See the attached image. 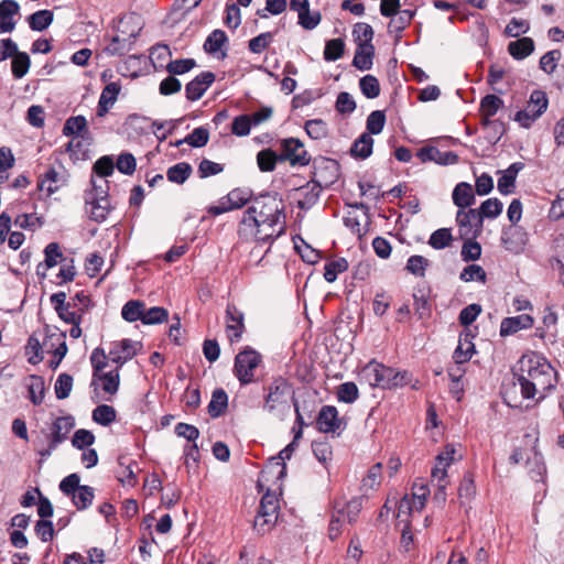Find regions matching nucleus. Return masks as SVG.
<instances>
[{
	"label": "nucleus",
	"mask_w": 564,
	"mask_h": 564,
	"mask_svg": "<svg viewBox=\"0 0 564 564\" xmlns=\"http://www.w3.org/2000/svg\"><path fill=\"white\" fill-rule=\"evenodd\" d=\"M97 381H101V389L106 393L110 395L116 394L120 384L119 369L116 368L115 370L108 372H98Z\"/></svg>",
	"instance_id": "nucleus-36"
},
{
	"label": "nucleus",
	"mask_w": 564,
	"mask_h": 564,
	"mask_svg": "<svg viewBox=\"0 0 564 564\" xmlns=\"http://www.w3.org/2000/svg\"><path fill=\"white\" fill-rule=\"evenodd\" d=\"M453 241L452 230L449 228H440L432 232L429 245L436 250L451 246Z\"/></svg>",
	"instance_id": "nucleus-48"
},
{
	"label": "nucleus",
	"mask_w": 564,
	"mask_h": 564,
	"mask_svg": "<svg viewBox=\"0 0 564 564\" xmlns=\"http://www.w3.org/2000/svg\"><path fill=\"white\" fill-rule=\"evenodd\" d=\"M116 419L117 412L111 405L100 404L93 411V420L102 426L110 425Z\"/></svg>",
	"instance_id": "nucleus-43"
},
{
	"label": "nucleus",
	"mask_w": 564,
	"mask_h": 564,
	"mask_svg": "<svg viewBox=\"0 0 564 564\" xmlns=\"http://www.w3.org/2000/svg\"><path fill=\"white\" fill-rule=\"evenodd\" d=\"M340 165L330 158L319 156L313 161L312 181L327 188L332 186L339 177Z\"/></svg>",
	"instance_id": "nucleus-8"
},
{
	"label": "nucleus",
	"mask_w": 564,
	"mask_h": 564,
	"mask_svg": "<svg viewBox=\"0 0 564 564\" xmlns=\"http://www.w3.org/2000/svg\"><path fill=\"white\" fill-rule=\"evenodd\" d=\"M513 376L520 386L524 399L544 400L555 389L557 373L549 360L541 354L531 351L522 355L513 369Z\"/></svg>",
	"instance_id": "nucleus-2"
},
{
	"label": "nucleus",
	"mask_w": 564,
	"mask_h": 564,
	"mask_svg": "<svg viewBox=\"0 0 564 564\" xmlns=\"http://www.w3.org/2000/svg\"><path fill=\"white\" fill-rule=\"evenodd\" d=\"M528 242V234L517 225H510L502 229L501 243L503 248L514 254H519L524 250Z\"/></svg>",
	"instance_id": "nucleus-13"
},
{
	"label": "nucleus",
	"mask_w": 564,
	"mask_h": 564,
	"mask_svg": "<svg viewBox=\"0 0 564 564\" xmlns=\"http://www.w3.org/2000/svg\"><path fill=\"white\" fill-rule=\"evenodd\" d=\"M307 135L313 140H323L328 135L327 123L322 119H311L304 124Z\"/></svg>",
	"instance_id": "nucleus-46"
},
{
	"label": "nucleus",
	"mask_w": 564,
	"mask_h": 564,
	"mask_svg": "<svg viewBox=\"0 0 564 564\" xmlns=\"http://www.w3.org/2000/svg\"><path fill=\"white\" fill-rule=\"evenodd\" d=\"M375 46L373 45H357L352 66L359 70H369L373 65Z\"/></svg>",
	"instance_id": "nucleus-30"
},
{
	"label": "nucleus",
	"mask_w": 564,
	"mask_h": 564,
	"mask_svg": "<svg viewBox=\"0 0 564 564\" xmlns=\"http://www.w3.org/2000/svg\"><path fill=\"white\" fill-rule=\"evenodd\" d=\"M73 388V377L68 373H61L55 382V394L58 400L69 397Z\"/></svg>",
	"instance_id": "nucleus-64"
},
{
	"label": "nucleus",
	"mask_w": 564,
	"mask_h": 564,
	"mask_svg": "<svg viewBox=\"0 0 564 564\" xmlns=\"http://www.w3.org/2000/svg\"><path fill=\"white\" fill-rule=\"evenodd\" d=\"M216 76L213 72L205 70L198 74L185 86V96L189 101H196L203 97L206 90L213 85Z\"/></svg>",
	"instance_id": "nucleus-16"
},
{
	"label": "nucleus",
	"mask_w": 564,
	"mask_h": 564,
	"mask_svg": "<svg viewBox=\"0 0 564 564\" xmlns=\"http://www.w3.org/2000/svg\"><path fill=\"white\" fill-rule=\"evenodd\" d=\"M118 463H119V470L117 471L118 481H120L122 485H128L131 487L135 486L138 482V479H137V476L134 474L132 466H138V464L135 462H132V463L126 465L122 462L121 457L119 458Z\"/></svg>",
	"instance_id": "nucleus-55"
},
{
	"label": "nucleus",
	"mask_w": 564,
	"mask_h": 564,
	"mask_svg": "<svg viewBox=\"0 0 564 564\" xmlns=\"http://www.w3.org/2000/svg\"><path fill=\"white\" fill-rule=\"evenodd\" d=\"M543 327L536 328V336L542 339L553 340L556 336L557 315L550 307L544 310L542 318Z\"/></svg>",
	"instance_id": "nucleus-32"
},
{
	"label": "nucleus",
	"mask_w": 564,
	"mask_h": 564,
	"mask_svg": "<svg viewBox=\"0 0 564 564\" xmlns=\"http://www.w3.org/2000/svg\"><path fill=\"white\" fill-rule=\"evenodd\" d=\"M261 362L262 356L248 346L236 355L232 371L240 386H247L256 381L254 372Z\"/></svg>",
	"instance_id": "nucleus-5"
},
{
	"label": "nucleus",
	"mask_w": 564,
	"mask_h": 564,
	"mask_svg": "<svg viewBox=\"0 0 564 564\" xmlns=\"http://www.w3.org/2000/svg\"><path fill=\"white\" fill-rule=\"evenodd\" d=\"M533 326V317L529 314H521L513 317H506L500 325V336L506 337L521 329H527Z\"/></svg>",
	"instance_id": "nucleus-23"
},
{
	"label": "nucleus",
	"mask_w": 564,
	"mask_h": 564,
	"mask_svg": "<svg viewBox=\"0 0 564 564\" xmlns=\"http://www.w3.org/2000/svg\"><path fill=\"white\" fill-rule=\"evenodd\" d=\"M285 205L278 193L256 196L245 210L238 235L243 240L272 242L286 231Z\"/></svg>",
	"instance_id": "nucleus-1"
},
{
	"label": "nucleus",
	"mask_w": 564,
	"mask_h": 564,
	"mask_svg": "<svg viewBox=\"0 0 564 564\" xmlns=\"http://www.w3.org/2000/svg\"><path fill=\"white\" fill-rule=\"evenodd\" d=\"M263 404L262 410L269 414L283 415L290 410V399H292V386L288 379L282 376H274L262 388Z\"/></svg>",
	"instance_id": "nucleus-3"
},
{
	"label": "nucleus",
	"mask_w": 564,
	"mask_h": 564,
	"mask_svg": "<svg viewBox=\"0 0 564 564\" xmlns=\"http://www.w3.org/2000/svg\"><path fill=\"white\" fill-rule=\"evenodd\" d=\"M209 141V131L205 127L195 128L189 134L185 137L183 140H178L175 142V147H178L183 143H187L193 148H203Z\"/></svg>",
	"instance_id": "nucleus-35"
},
{
	"label": "nucleus",
	"mask_w": 564,
	"mask_h": 564,
	"mask_svg": "<svg viewBox=\"0 0 564 564\" xmlns=\"http://www.w3.org/2000/svg\"><path fill=\"white\" fill-rule=\"evenodd\" d=\"M453 203L459 210L470 207L475 204V194L473 186L469 183H458L452 194Z\"/></svg>",
	"instance_id": "nucleus-25"
},
{
	"label": "nucleus",
	"mask_w": 564,
	"mask_h": 564,
	"mask_svg": "<svg viewBox=\"0 0 564 564\" xmlns=\"http://www.w3.org/2000/svg\"><path fill=\"white\" fill-rule=\"evenodd\" d=\"M459 278L465 282L478 281L480 283H486L487 281L486 271L478 264H469L464 268Z\"/></svg>",
	"instance_id": "nucleus-63"
},
{
	"label": "nucleus",
	"mask_w": 564,
	"mask_h": 564,
	"mask_svg": "<svg viewBox=\"0 0 564 564\" xmlns=\"http://www.w3.org/2000/svg\"><path fill=\"white\" fill-rule=\"evenodd\" d=\"M429 494V487L426 485H422L416 489V491L413 492L412 499L403 497L398 506V518H400L402 514L409 516L413 507L416 510L423 509Z\"/></svg>",
	"instance_id": "nucleus-18"
},
{
	"label": "nucleus",
	"mask_w": 564,
	"mask_h": 564,
	"mask_svg": "<svg viewBox=\"0 0 564 564\" xmlns=\"http://www.w3.org/2000/svg\"><path fill=\"white\" fill-rule=\"evenodd\" d=\"M144 308H145V305L142 301H139V300L128 301L123 305L122 311H121L122 318L130 323L137 322L139 319L142 322V318L144 315Z\"/></svg>",
	"instance_id": "nucleus-39"
},
{
	"label": "nucleus",
	"mask_w": 564,
	"mask_h": 564,
	"mask_svg": "<svg viewBox=\"0 0 564 564\" xmlns=\"http://www.w3.org/2000/svg\"><path fill=\"white\" fill-rule=\"evenodd\" d=\"M534 51V41L531 37H521L508 44V52L514 59H523Z\"/></svg>",
	"instance_id": "nucleus-33"
},
{
	"label": "nucleus",
	"mask_w": 564,
	"mask_h": 564,
	"mask_svg": "<svg viewBox=\"0 0 564 564\" xmlns=\"http://www.w3.org/2000/svg\"><path fill=\"white\" fill-rule=\"evenodd\" d=\"M75 426V420L72 415L57 417L51 426V433L46 435L48 445L37 449L42 458H47L57 448V446L67 438V434Z\"/></svg>",
	"instance_id": "nucleus-7"
},
{
	"label": "nucleus",
	"mask_w": 564,
	"mask_h": 564,
	"mask_svg": "<svg viewBox=\"0 0 564 564\" xmlns=\"http://www.w3.org/2000/svg\"><path fill=\"white\" fill-rule=\"evenodd\" d=\"M373 148V139L369 133H361V135L356 139L350 148V154L355 158L365 160L369 158L372 153Z\"/></svg>",
	"instance_id": "nucleus-34"
},
{
	"label": "nucleus",
	"mask_w": 564,
	"mask_h": 564,
	"mask_svg": "<svg viewBox=\"0 0 564 564\" xmlns=\"http://www.w3.org/2000/svg\"><path fill=\"white\" fill-rule=\"evenodd\" d=\"M503 107V100L496 95H487L480 101V112L494 117Z\"/></svg>",
	"instance_id": "nucleus-59"
},
{
	"label": "nucleus",
	"mask_w": 564,
	"mask_h": 564,
	"mask_svg": "<svg viewBox=\"0 0 564 564\" xmlns=\"http://www.w3.org/2000/svg\"><path fill=\"white\" fill-rule=\"evenodd\" d=\"M279 509L280 505L276 494L268 489L260 500L258 513L253 521V529L258 534L263 535L274 527Z\"/></svg>",
	"instance_id": "nucleus-4"
},
{
	"label": "nucleus",
	"mask_w": 564,
	"mask_h": 564,
	"mask_svg": "<svg viewBox=\"0 0 564 564\" xmlns=\"http://www.w3.org/2000/svg\"><path fill=\"white\" fill-rule=\"evenodd\" d=\"M20 6L14 0L0 2V34L10 33L15 28L14 15L19 13Z\"/></svg>",
	"instance_id": "nucleus-20"
},
{
	"label": "nucleus",
	"mask_w": 564,
	"mask_h": 564,
	"mask_svg": "<svg viewBox=\"0 0 564 564\" xmlns=\"http://www.w3.org/2000/svg\"><path fill=\"white\" fill-rule=\"evenodd\" d=\"M29 393L30 400L34 405H40L45 395L44 378L37 375L30 376Z\"/></svg>",
	"instance_id": "nucleus-42"
},
{
	"label": "nucleus",
	"mask_w": 564,
	"mask_h": 564,
	"mask_svg": "<svg viewBox=\"0 0 564 564\" xmlns=\"http://www.w3.org/2000/svg\"><path fill=\"white\" fill-rule=\"evenodd\" d=\"M65 184V180L54 169L50 167L43 175L40 176L37 188L40 191H46L47 196L54 194L58 188Z\"/></svg>",
	"instance_id": "nucleus-27"
},
{
	"label": "nucleus",
	"mask_w": 564,
	"mask_h": 564,
	"mask_svg": "<svg viewBox=\"0 0 564 564\" xmlns=\"http://www.w3.org/2000/svg\"><path fill=\"white\" fill-rule=\"evenodd\" d=\"M503 205L498 198H488L481 203L480 207L477 209L481 220L484 218H496L502 212Z\"/></svg>",
	"instance_id": "nucleus-56"
},
{
	"label": "nucleus",
	"mask_w": 564,
	"mask_h": 564,
	"mask_svg": "<svg viewBox=\"0 0 564 564\" xmlns=\"http://www.w3.org/2000/svg\"><path fill=\"white\" fill-rule=\"evenodd\" d=\"M315 421L319 432L340 435L341 420L338 417V411L334 405L322 406Z\"/></svg>",
	"instance_id": "nucleus-14"
},
{
	"label": "nucleus",
	"mask_w": 564,
	"mask_h": 564,
	"mask_svg": "<svg viewBox=\"0 0 564 564\" xmlns=\"http://www.w3.org/2000/svg\"><path fill=\"white\" fill-rule=\"evenodd\" d=\"M352 35L357 45H373L372 39L375 35L373 29L370 24L358 22L354 25Z\"/></svg>",
	"instance_id": "nucleus-45"
},
{
	"label": "nucleus",
	"mask_w": 564,
	"mask_h": 564,
	"mask_svg": "<svg viewBox=\"0 0 564 564\" xmlns=\"http://www.w3.org/2000/svg\"><path fill=\"white\" fill-rule=\"evenodd\" d=\"M348 261L345 258H338L325 264L324 278L327 282H335L337 275L348 270Z\"/></svg>",
	"instance_id": "nucleus-51"
},
{
	"label": "nucleus",
	"mask_w": 564,
	"mask_h": 564,
	"mask_svg": "<svg viewBox=\"0 0 564 564\" xmlns=\"http://www.w3.org/2000/svg\"><path fill=\"white\" fill-rule=\"evenodd\" d=\"M51 304L54 306L58 317L66 324L83 319L84 314L75 310L70 302H66V293L57 292L51 295Z\"/></svg>",
	"instance_id": "nucleus-17"
},
{
	"label": "nucleus",
	"mask_w": 564,
	"mask_h": 564,
	"mask_svg": "<svg viewBox=\"0 0 564 564\" xmlns=\"http://www.w3.org/2000/svg\"><path fill=\"white\" fill-rule=\"evenodd\" d=\"M362 95L368 99H375L380 95V84L376 76L365 75L359 80Z\"/></svg>",
	"instance_id": "nucleus-49"
},
{
	"label": "nucleus",
	"mask_w": 564,
	"mask_h": 564,
	"mask_svg": "<svg viewBox=\"0 0 564 564\" xmlns=\"http://www.w3.org/2000/svg\"><path fill=\"white\" fill-rule=\"evenodd\" d=\"M31 66V59L25 52H19L11 63L12 75L20 79L26 75Z\"/></svg>",
	"instance_id": "nucleus-50"
},
{
	"label": "nucleus",
	"mask_w": 564,
	"mask_h": 564,
	"mask_svg": "<svg viewBox=\"0 0 564 564\" xmlns=\"http://www.w3.org/2000/svg\"><path fill=\"white\" fill-rule=\"evenodd\" d=\"M63 134L85 139V137L89 135L86 118L84 116L69 117L64 123Z\"/></svg>",
	"instance_id": "nucleus-29"
},
{
	"label": "nucleus",
	"mask_w": 564,
	"mask_h": 564,
	"mask_svg": "<svg viewBox=\"0 0 564 564\" xmlns=\"http://www.w3.org/2000/svg\"><path fill=\"white\" fill-rule=\"evenodd\" d=\"M456 223L459 227L460 238H477L482 231V220L477 209L458 210Z\"/></svg>",
	"instance_id": "nucleus-10"
},
{
	"label": "nucleus",
	"mask_w": 564,
	"mask_h": 564,
	"mask_svg": "<svg viewBox=\"0 0 564 564\" xmlns=\"http://www.w3.org/2000/svg\"><path fill=\"white\" fill-rule=\"evenodd\" d=\"M361 376L367 379L371 387L391 389V367H387L376 360H371L362 368Z\"/></svg>",
	"instance_id": "nucleus-11"
},
{
	"label": "nucleus",
	"mask_w": 564,
	"mask_h": 564,
	"mask_svg": "<svg viewBox=\"0 0 564 564\" xmlns=\"http://www.w3.org/2000/svg\"><path fill=\"white\" fill-rule=\"evenodd\" d=\"M45 260L43 263L37 265V274H40L41 268L44 270L51 269L55 267L58 262V259L63 257V253L59 249V245L57 242L48 243L44 249Z\"/></svg>",
	"instance_id": "nucleus-47"
},
{
	"label": "nucleus",
	"mask_w": 564,
	"mask_h": 564,
	"mask_svg": "<svg viewBox=\"0 0 564 564\" xmlns=\"http://www.w3.org/2000/svg\"><path fill=\"white\" fill-rule=\"evenodd\" d=\"M131 339H123L116 343L109 351V358L118 365V369L137 355L135 345Z\"/></svg>",
	"instance_id": "nucleus-19"
},
{
	"label": "nucleus",
	"mask_w": 564,
	"mask_h": 564,
	"mask_svg": "<svg viewBox=\"0 0 564 564\" xmlns=\"http://www.w3.org/2000/svg\"><path fill=\"white\" fill-rule=\"evenodd\" d=\"M25 354L29 356L28 361L31 365H37L43 360V350L40 340L30 336L25 346Z\"/></svg>",
	"instance_id": "nucleus-61"
},
{
	"label": "nucleus",
	"mask_w": 564,
	"mask_h": 564,
	"mask_svg": "<svg viewBox=\"0 0 564 564\" xmlns=\"http://www.w3.org/2000/svg\"><path fill=\"white\" fill-rule=\"evenodd\" d=\"M228 406V394L223 388L213 391L207 411L212 417H219L225 414Z\"/></svg>",
	"instance_id": "nucleus-31"
},
{
	"label": "nucleus",
	"mask_w": 564,
	"mask_h": 564,
	"mask_svg": "<svg viewBox=\"0 0 564 564\" xmlns=\"http://www.w3.org/2000/svg\"><path fill=\"white\" fill-rule=\"evenodd\" d=\"M227 41L228 37L223 30H214L207 36L204 43V50L208 54H216Z\"/></svg>",
	"instance_id": "nucleus-52"
},
{
	"label": "nucleus",
	"mask_w": 564,
	"mask_h": 564,
	"mask_svg": "<svg viewBox=\"0 0 564 564\" xmlns=\"http://www.w3.org/2000/svg\"><path fill=\"white\" fill-rule=\"evenodd\" d=\"M429 293L430 291H426L425 289H417L413 293L414 313L417 318L422 321L429 319L432 314V304L430 302Z\"/></svg>",
	"instance_id": "nucleus-28"
},
{
	"label": "nucleus",
	"mask_w": 564,
	"mask_h": 564,
	"mask_svg": "<svg viewBox=\"0 0 564 564\" xmlns=\"http://www.w3.org/2000/svg\"><path fill=\"white\" fill-rule=\"evenodd\" d=\"M87 205H90V218L97 223L104 221L110 212V202L104 195L99 197H85Z\"/></svg>",
	"instance_id": "nucleus-26"
},
{
	"label": "nucleus",
	"mask_w": 564,
	"mask_h": 564,
	"mask_svg": "<svg viewBox=\"0 0 564 564\" xmlns=\"http://www.w3.org/2000/svg\"><path fill=\"white\" fill-rule=\"evenodd\" d=\"M386 124V113L382 110L372 111L366 122L367 132L369 135L379 134Z\"/></svg>",
	"instance_id": "nucleus-57"
},
{
	"label": "nucleus",
	"mask_w": 564,
	"mask_h": 564,
	"mask_svg": "<svg viewBox=\"0 0 564 564\" xmlns=\"http://www.w3.org/2000/svg\"><path fill=\"white\" fill-rule=\"evenodd\" d=\"M121 86L119 83L111 82L107 84L99 97L98 106H97V116L105 117L109 109L115 105L117 98L120 94Z\"/></svg>",
	"instance_id": "nucleus-21"
},
{
	"label": "nucleus",
	"mask_w": 564,
	"mask_h": 564,
	"mask_svg": "<svg viewBox=\"0 0 564 564\" xmlns=\"http://www.w3.org/2000/svg\"><path fill=\"white\" fill-rule=\"evenodd\" d=\"M465 242L463 243L460 256L464 261H476L481 256V246L476 241V238L465 237Z\"/></svg>",
	"instance_id": "nucleus-54"
},
{
	"label": "nucleus",
	"mask_w": 564,
	"mask_h": 564,
	"mask_svg": "<svg viewBox=\"0 0 564 564\" xmlns=\"http://www.w3.org/2000/svg\"><path fill=\"white\" fill-rule=\"evenodd\" d=\"M245 332L243 313L234 304L226 308V335L230 344L240 341Z\"/></svg>",
	"instance_id": "nucleus-15"
},
{
	"label": "nucleus",
	"mask_w": 564,
	"mask_h": 564,
	"mask_svg": "<svg viewBox=\"0 0 564 564\" xmlns=\"http://www.w3.org/2000/svg\"><path fill=\"white\" fill-rule=\"evenodd\" d=\"M196 66V62L193 58H181L171 61L165 69L170 75H183L192 70Z\"/></svg>",
	"instance_id": "nucleus-62"
},
{
	"label": "nucleus",
	"mask_w": 564,
	"mask_h": 564,
	"mask_svg": "<svg viewBox=\"0 0 564 564\" xmlns=\"http://www.w3.org/2000/svg\"><path fill=\"white\" fill-rule=\"evenodd\" d=\"M193 172L192 165L187 162H180L172 165L166 171V177L170 182L175 184H183L187 181Z\"/></svg>",
	"instance_id": "nucleus-38"
},
{
	"label": "nucleus",
	"mask_w": 564,
	"mask_h": 564,
	"mask_svg": "<svg viewBox=\"0 0 564 564\" xmlns=\"http://www.w3.org/2000/svg\"><path fill=\"white\" fill-rule=\"evenodd\" d=\"M296 443L291 442L288 444L278 455V457H272L269 463L265 465L264 469L260 473V479L258 480V488L262 490L261 479L268 480V475L273 474V469H278L276 479H282L286 475V465L284 463L285 459H290L293 452L296 448Z\"/></svg>",
	"instance_id": "nucleus-12"
},
{
	"label": "nucleus",
	"mask_w": 564,
	"mask_h": 564,
	"mask_svg": "<svg viewBox=\"0 0 564 564\" xmlns=\"http://www.w3.org/2000/svg\"><path fill=\"white\" fill-rule=\"evenodd\" d=\"M278 162H280V155L270 148L263 149L257 154V164L261 172L274 171Z\"/></svg>",
	"instance_id": "nucleus-41"
},
{
	"label": "nucleus",
	"mask_w": 564,
	"mask_h": 564,
	"mask_svg": "<svg viewBox=\"0 0 564 564\" xmlns=\"http://www.w3.org/2000/svg\"><path fill=\"white\" fill-rule=\"evenodd\" d=\"M299 21L297 23L304 29V30H314L322 20V14L319 11H311L310 7L306 9V11H301L297 13Z\"/></svg>",
	"instance_id": "nucleus-60"
},
{
	"label": "nucleus",
	"mask_w": 564,
	"mask_h": 564,
	"mask_svg": "<svg viewBox=\"0 0 564 564\" xmlns=\"http://www.w3.org/2000/svg\"><path fill=\"white\" fill-rule=\"evenodd\" d=\"M280 162H289L292 166H306L310 164L311 158L304 144L296 138H286L280 141Z\"/></svg>",
	"instance_id": "nucleus-9"
},
{
	"label": "nucleus",
	"mask_w": 564,
	"mask_h": 564,
	"mask_svg": "<svg viewBox=\"0 0 564 564\" xmlns=\"http://www.w3.org/2000/svg\"><path fill=\"white\" fill-rule=\"evenodd\" d=\"M549 100L546 94L535 89L531 93L530 99L524 109L519 110L514 120L523 128H530L531 124L540 118L546 110Z\"/></svg>",
	"instance_id": "nucleus-6"
},
{
	"label": "nucleus",
	"mask_w": 564,
	"mask_h": 564,
	"mask_svg": "<svg viewBox=\"0 0 564 564\" xmlns=\"http://www.w3.org/2000/svg\"><path fill=\"white\" fill-rule=\"evenodd\" d=\"M95 497L94 488L87 485H82L70 498L77 510H86L93 503Z\"/></svg>",
	"instance_id": "nucleus-37"
},
{
	"label": "nucleus",
	"mask_w": 564,
	"mask_h": 564,
	"mask_svg": "<svg viewBox=\"0 0 564 564\" xmlns=\"http://www.w3.org/2000/svg\"><path fill=\"white\" fill-rule=\"evenodd\" d=\"M359 398V390L355 382H344L338 387L337 399L344 403H354Z\"/></svg>",
	"instance_id": "nucleus-58"
},
{
	"label": "nucleus",
	"mask_w": 564,
	"mask_h": 564,
	"mask_svg": "<svg viewBox=\"0 0 564 564\" xmlns=\"http://www.w3.org/2000/svg\"><path fill=\"white\" fill-rule=\"evenodd\" d=\"M227 203H229L234 209L241 208L247 203H252V192L247 188H234L225 196Z\"/></svg>",
	"instance_id": "nucleus-44"
},
{
	"label": "nucleus",
	"mask_w": 564,
	"mask_h": 564,
	"mask_svg": "<svg viewBox=\"0 0 564 564\" xmlns=\"http://www.w3.org/2000/svg\"><path fill=\"white\" fill-rule=\"evenodd\" d=\"M322 189L323 187L312 180L301 186L297 189L301 195V198L297 200V207L304 210L312 208L318 202Z\"/></svg>",
	"instance_id": "nucleus-24"
},
{
	"label": "nucleus",
	"mask_w": 564,
	"mask_h": 564,
	"mask_svg": "<svg viewBox=\"0 0 564 564\" xmlns=\"http://www.w3.org/2000/svg\"><path fill=\"white\" fill-rule=\"evenodd\" d=\"M54 14L51 10H40L32 13L29 19V25L33 31H44L53 22Z\"/></svg>",
	"instance_id": "nucleus-40"
},
{
	"label": "nucleus",
	"mask_w": 564,
	"mask_h": 564,
	"mask_svg": "<svg viewBox=\"0 0 564 564\" xmlns=\"http://www.w3.org/2000/svg\"><path fill=\"white\" fill-rule=\"evenodd\" d=\"M474 335L469 329H465L460 333L458 346L454 351L453 358L456 365H463L470 360L475 350L473 343Z\"/></svg>",
	"instance_id": "nucleus-22"
},
{
	"label": "nucleus",
	"mask_w": 564,
	"mask_h": 564,
	"mask_svg": "<svg viewBox=\"0 0 564 564\" xmlns=\"http://www.w3.org/2000/svg\"><path fill=\"white\" fill-rule=\"evenodd\" d=\"M345 53V42L341 39L328 40L324 48V59L335 62L343 57Z\"/></svg>",
	"instance_id": "nucleus-53"
}]
</instances>
